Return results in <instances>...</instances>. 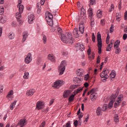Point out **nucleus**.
<instances>
[{"mask_svg": "<svg viewBox=\"0 0 127 127\" xmlns=\"http://www.w3.org/2000/svg\"><path fill=\"white\" fill-rule=\"evenodd\" d=\"M82 22L80 23L78 27L79 31H78V28H74L73 31V34L75 38H78L79 37V34H83L85 31V26L84 25V22H85V19L82 20ZM80 32V33H79Z\"/></svg>", "mask_w": 127, "mask_h": 127, "instance_id": "nucleus-1", "label": "nucleus"}, {"mask_svg": "<svg viewBox=\"0 0 127 127\" xmlns=\"http://www.w3.org/2000/svg\"><path fill=\"white\" fill-rule=\"evenodd\" d=\"M61 39L64 43H69V44L73 43V37L71 33H68L67 36L64 34H62Z\"/></svg>", "mask_w": 127, "mask_h": 127, "instance_id": "nucleus-2", "label": "nucleus"}, {"mask_svg": "<svg viewBox=\"0 0 127 127\" xmlns=\"http://www.w3.org/2000/svg\"><path fill=\"white\" fill-rule=\"evenodd\" d=\"M17 7H19V12L16 13V18L19 24H22V21L21 20V13L23 12V10L24 9V6H23V5L22 4L17 5Z\"/></svg>", "mask_w": 127, "mask_h": 127, "instance_id": "nucleus-3", "label": "nucleus"}, {"mask_svg": "<svg viewBox=\"0 0 127 127\" xmlns=\"http://www.w3.org/2000/svg\"><path fill=\"white\" fill-rule=\"evenodd\" d=\"M66 66H67V62L65 60L63 61L58 68L59 71L60 72V75H63V74H64V72L66 69Z\"/></svg>", "mask_w": 127, "mask_h": 127, "instance_id": "nucleus-4", "label": "nucleus"}, {"mask_svg": "<svg viewBox=\"0 0 127 127\" xmlns=\"http://www.w3.org/2000/svg\"><path fill=\"white\" fill-rule=\"evenodd\" d=\"M90 95V99L92 102H94L97 99V93L96 92V88H93L91 91L87 93V96Z\"/></svg>", "mask_w": 127, "mask_h": 127, "instance_id": "nucleus-5", "label": "nucleus"}, {"mask_svg": "<svg viewBox=\"0 0 127 127\" xmlns=\"http://www.w3.org/2000/svg\"><path fill=\"white\" fill-rule=\"evenodd\" d=\"M46 19H48L47 20L48 22V24L50 25V26H53V15L51 13L48 12L47 16L46 17Z\"/></svg>", "mask_w": 127, "mask_h": 127, "instance_id": "nucleus-6", "label": "nucleus"}, {"mask_svg": "<svg viewBox=\"0 0 127 127\" xmlns=\"http://www.w3.org/2000/svg\"><path fill=\"white\" fill-rule=\"evenodd\" d=\"M123 98L124 96H123V95H120L118 97V99L117 100L114 105L115 108H118L120 106V104H121V103L123 101Z\"/></svg>", "mask_w": 127, "mask_h": 127, "instance_id": "nucleus-7", "label": "nucleus"}, {"mask_svg": "<svg viewBox=\"0 0 127 127\" xmlns=\"http://www.w3.org/2000/svg\"><path fill=\"white\" fill-rule=\"evenodd\" d=\"M109 72V70L104 69L100 73L101 78H106V79H108V78H109V76L108 75Z\"/></svg>", "mask_w": 127, "mask_h": 127, "instance_id": "nucleus-8", "label": "nucleus"}, {"mask_svg": "<svg viewBox=\"0 0 127 127\" xmlns=\"http://www.w3.org/2000/svg\"><path fill=\"white\" fill-rule=\"evenodd\" d=\"M32 61V58H31V54L28 53L26 57L25 58L24 62L26 64H29Z\"/></svg>", "mask_w": 127, "mask_h": 127, "instance_id": "nucleus-9", "label": "nucleus"}, {"mask_svg": "<svg viewBox=\"0 0 127 127\" xmlns=\"http://www.w3.org/2000/svg\"><path fill=\"white\" fill-rule=\"evenodd\" d=\"M47 59L51 61V62H53V63H55L56 62V58H55V56L53 54H49L48 55Z\"/></svg>", "mask_w": 127, "mask_h": 127, "instance_id": "nucleus-10", "label": "nucleus"}, {"mask_svg": "<svg viewBox=\"0 0 127 127\" xmlns=\"http://www.w3.org/2000/svg\"><path fill=\"white\" fill-rule=\"evenodd\" d=\"M75 46L76 48V50H80V51L85 50V46L82 44L77 43Z\"/></svg>", "mask_w": 127, "mask_h": 127, "instance_id": "nucleus-11", "label": "nucleus"}, {"mask_svg": "<svg viewBox=\"0 0 127 127\" xmlns=\"http://www.w3.org/2000/svg\"><path fill=\"white\" fill-rule=\"evenodd\" d=\"M91 51H92L91 48H89L88 50H87V54L89 60H92V59H94V58H95V53L92 52L91 55Z\"/></svg>", "mask_w": 127, "mask_h": 127, "instance_id": "nucleus-12", "label": "nucleus"}, {"mask_svg": "<svg viewBox=\"0 0 127 127\" xmlns=\"http://www.w3.org/2000/svg\"><path fill=\"white\" fill-rule=\"evenodd\" d=\"M44 107V102L43 101H38L36 104V109L41 110Z\"/></svg>", "mask_w": 127, "mask_h": 127, "instance_id": "nucleus-13", "label": "nucleus"}, {"mask_svg": "<svg viewBox=\"0 0 127 127\" xmlns=\"http://www.w3.org/2000/svg\"><path fill=\"white\" fill-rule=\"evenodd\" d=\"M63 84V81L61 80H58L56 81L54 83V84L53 85L54 88H57L58 86H62Z\"/></svg>", "mask_w": 127, "mask_h": 127, "instance_id": "nucleus-14", "label": "nucleus"}, {"mask_svg": "<svg viewBox=\"0 0 127 127\" xmlns=\"http://www.w3.org/2000/svg\"><path fill=\"white\" fill-rule=\"evenodd\" d=\"M33 20H34V15L33 14L28 16V22L30 24L33 23Z\"/></svg>", "mask_w": 127, "mask_h": 127, "instance_id": "nucleus-15", "label": "nucleus"}, {"mask_svg": "<svg viewBox=\"0 0 127 127\" xmlns=\"http://www.w3.org/2000/svg\"><path fill=\"white\" fill-rule=\"evenodd\" d=\"M97 38L98 45H102L103 43H102V36H101V34H100V32H98L97 33Z\"/></svg>", "mask_w": 127, "mask_h": 127, "instance_id": "nucleus-16", "label": "nucleus"}, {"mask_svg": "<svg viewBox=\"0 0 127 127\" xmlns=\"http://www.w3.org/2000/svg\"><path fill=\"white\" fill-rule=\"evenodd\" d=\"M28 32L27 31H24L23 34V39L22 42L23 43L26 40V38L28 37Z\"/></svg>", "mask_w": 127, "mask_h": 127, "instance_id": "nucleus-17", "label": "nucleus"}, {"mask_svg": "<svg viewBox=\"0 0 127 127\" xmlns=\"http://www.w3.org/2000/svg\"><path fill=\"white\" fill-rule=\"evenodd\" d=\"M84 69L82 68H79L76 71V74L78 76H82L84 74Z\"/></svg>", "mask_w": 127, "mask_h": 127, "instance_id": "nucleus-18", "label": "nucleus"}, {"mask_svg": "<svg viewBox=\"0 0 127 127\" xmlns=\"http://www.w3.org/2000/svg\"><path fill=\"white\" fill-rule=\"evenodd\" d=\"M34 93H35V90L34 89H30L27 90L26 92L27 96H32Z\"/></svg>", "mask_w": 127, "mask_h": 127, "instance_id": "nucleus-19", "label": "nucleus"}, {"mask_svg": "<svg viewBox=\"0 0 127 127\" xmlns=\"http://www.w3.org/2000/svg\"><path fill=\"white\" fill-rule=\"evenodd\" d=\"M14 33L12 32H10V33H8L7 37L10 40H12V39H14Z\"/></svg>", "mask_w": 127, "mask_h": 127, "instance_id": "nucleus-20", "label": "nucleus"}, {"mask_svg": "<svg viewBox=\"0 0 127 127\" xmlns=\"http://www.w3.org/2000/svg\"><path fill=\"white\" fill-rule=\"evenodd\" d=\"M70 90H69L65 91L64 92L63 97L64 98H68V97H69V95H70Z\"/></svg>", "mask_w": 127, "mask_h": 127, "instance_id": "nucleus-21", "label": "nucleus"}, {"mask_svg": "<svg viewBox=\"0 0 127 127\" xmlns=\"http://www.w3.org/2000/svg\"><path fill=\"white\" fill-rule=\"evenodd\" d=\"M16 103H17V101L15 100L11 103L10 105V110H11V111H12V110L14 109L15 105H16Z\"/></svg>", "mask_w": 127, "mask_h": 127, "instance_id": "nucleus-22", "label": "nucleus"}, {"mask_svg": "<svg viewBox=\"0 0 127 127\" xmlns=\"http://www.w3.org/2000/svg\"><path fill=\"white\" fill-rule=\"evenodd\" d=\"M102 108H101V107H98L97 110H96V114L97 116H101V115H102Z\"/></svg>", "mask_w": 127, "mask_h": 127, "instance_id": "nucleus-23", "label": "nucleus"}, {"mask_svg": "<svg viewBox=\"0 0 127 127\" xmlns=\"http://www.w3.org/2000/svg\"><path fill=\"white\" fill-rule=\"evenodd\" d=\"M12 95H13V90H11L8 93L6 98H7V99H11Z\"/></svg>", "mask_w": 127, "mask_h": 127, "instance_id": "nucleus-24", "label": "nucleus"}, {"mask_svg": "<svg viewBox=\"0 0 127 127\" xmlns=\"http://www.w3.org/2000/svg\"><path fill=\"white\" fill-rule=\"evenodd\" d=\"M121 43V42L120 40H117L115 43H114V47L115 48H119L120 47V44Z\"/></svg>", "mask_w": 127, "mask_h": 127, "instance_id": "nucleus-25", "label": "nucleus"}, {"mask_svg": "<svg viewBox=\"0 0 127 127\" xmlns=\"http://www.w3.org/2000/svg\"><path fill=\"white\" fill-rule=\"evenodd\" d=\"M108 109H109V105L107 104H104L103 105L101 109L102 110L103 112H106Z\"/></svg>", "mask_w": 127, "mask_h": 127, "instance_id": "nucleus-26", "label": "nucleus"}, {"mask_svg": "<svg viewBox=\"0 0 127 127\" xmlns=\"http://www.w3.org/2000/svg\"><path fill=\"white\" fill-rule=\"evenodd\" d=\"M23 77L24 79H28L29 78V72L28 71H25L24 75Z\"/></svg>", "mask_w": 127, "mask_h": 127, "instance_id": "nucleus-27", "label": "nucleus"}, {"mask_svg": "<svg viewBox=\"0 0 127 127\" xmlns=\"http://www.w3.org/2000/svg\"><path fill=\"white\" fill-rule=\"evenodd\" d=\"M6 21V18L5 17V16L4 17L1 16L0 17V23H5Z\"/></svg>", "mask_w": 127, "mask_h": 127, "instance_id": "nucleus-28", "label": "nucleus"}, {"mask_svg": "<svg viewBox=\"0 0 127 127\" xmlns=\"http://www.w3.org/2000/svg\"><path fill=\"white\" fill-rule=\"evenodd\" d=\"M75 96H76V94H75V93L70 95L68 98L69 102H72L74 101V98H75Z\"/></svg>", "mask_w": 127, "mask_h": 127, "instance_id": "nucleus-29", "label": "nucleus"}, {"mask_svg": "<svg viewBox=\"0 0 127 127\" xmlns=\"http://www.w3.org/2000/svg\"><path fill=\"white\" fill-rule=\"evenodd\" d=\"M82 90H83V88L79 87L77 89H76L73 93H74L75 95H77L78 93H80V92H81V91H82Z\"/></svg>", "mask_w": 127, "mask_h": 127, "instance_id": "nucleus-30", "label": "nucleus"}, {"mask_svg": "<svg viewBox=\"0 0 127 127\" xmlns=\"http://www.w3.org/2000/svg\"><path fill=\"white\" fill-rule=\"evenodd\" d=\"M97 16L98 18H101V17H102V11L101 10H98L97 11Z\"/></svg>", "mask_w": 127, "mask_h": 127, "instance_id": "nucleus-31", "label": "nucleus"}, {"mask_svg": "<svg viewBox=\"0 0 127 127\" xmlns=\"http://www.w3.org/2000/svg\"><path fill=\"white\" fill-rule=\"evenodd\" d=\"M112 47H113V44H109L106 48V51H111V50H112Z\"/></svg>", "mask_w": 127, "mask_h": 127, "instance_id": "nucleus-32", "label": "nucleus"}, {"mask_svg": "<svg viewBox=\"0 0 127 127\" xmlns=\"http://www.w3.org/2000/svg\"><path fill=\"white\" fill-rule=\"evenodd\" d=\"M110 78H114L116 77V71L115 70H113L112 72L110 74Z\"/></svg>", "mask_w": 127, "mask_h": 127, "instance_id": "nucleus-33", "label": "nucleus"}, {"mask_svg": "<svg viewBox=\"0 0 127 127\" xmlns=\"http://www.w3.org/2000/svg\"><path fill=\"white\" fill-rule=\"evenodd\" d=\"M116 98H117V95L112 94L110 97L111 101L115 102V101H116Z\"/></svg>", "mask_w": 127, "mask_h": 127, "instance_id": "nucleus-34", "label": "nucleus"}, {"mask_svg": "<svg viewBox=\"0 0 127 127\" xmlns=\"http://www.w3.org/2000/svg\"><path fill=\"white\" fill-rule=\"evenodd\" d=\"M119 121L120 120H119V115H115L114 117V122L115 123H119Z\"/></svg>", "mask_w": 127, "mask_h": 127, "instance_id": "nucleus-35", "label": "nucleus"}, {"mask_svg": "<svg viewBox=\"0 0 127 127\" xmlns=\"http://www.w3.org/2000/svg\"><path fill=\"white\" fill-rule=\"evenodd\" d=\"M102 46H103V44L102 45H98L99 54H101L102 53Z\"/></svg>", "mask_w": 127, "mask_h": 127, "instance_id": "nucleus-36", "label": "nucleus"}, {"mask_svg": "<svg viewBox=\"0 0 127 127\" xmlns=\"http://www.w3.org/2000/svg\"><path fill=\"white\" fill-rule=\"evenodd\" d=\"M88 13H89V16L90 17L93 16V9H92V8H89Z\"/></svg>", "mask_w": 127, "mask_h": 127, "instance_id": "nucleus-37", "label": "nucleus"}, {"mask_svg": "<svg viewBox=\"0 0 127 127\" xmlns=\"http://www.w3.org/2000/svg\"><path fill=\"white\" fill-rule=\"evenodd\" d=\"M4 12V9L3 8V7L0 6V15H2V14H3Z\"/></svg>", "mask_w": 127, "mask_h": 127, "instance_id": "nucleus-38", "label": "nucleus"}, {"mask_svg": "<svg viewBox=\"0 0 127 127\" xmlns=\"http://www.w3.org/2000/svg\"><path fill=\"white\" fill-rule=\"evenodd\" d=\"M90 78V75L89 73H87L84 75V80L85 81H88Z\"/></svg>", "mask_w": 127, "mask_h": 127, "instance_id": "nucleus-39", "label": "nucleus"}, {"mask_svg": "<svg viewBox=\"0 0 127 127\" xmlns=\"http://www.w3.org/2000/svg\"><path fill=\"white\" fill-rule=\"evenodd\" d=\"M114 102L112 100L109 102V105H108V108L109 109H112V107H113V105L114 104Z\"/></svg>", "mask_w": 127, "mask_h": 127, "instance_id": "nucleus-40", "label": "nucleus"}, {"mask_svg": "<svg viewBox=\"0 0 127 127\" xmlns=\"http://www.w3.org/2000/svg\"><path fill=\"white\" fill-rule=\"evenodd\" d=\"M80 13L82 15H85V13H86V11H85V9L84 8H81L80 9Z\"/></svg>", "mask_w": 127, "mask_h": 127, "instance_id": "nucleus-41", "label": "nucleus"}, {"mask_svg": "<svg viewBox=\"0 0 127 127\" xmlns=\"http://www.w3.org/2000/svg\"><path fill=\"white\" fill-rule=\"evenodd\" d=\"M63 127H71V122L68 121L66 123L65 125H64Z\"/></svg>", "mask_w": 127, "mask_h": 127, "instance_id": "nucleus-42", "label": "nucleus"}, {"mask_svg": "<svg viewBox=\"0 0 127 127\" xmlns=\"http://www.w3.org/2000/svg\"><path fill=\"white\" fill-rule=\"evenodd\" d=\"M92 40L93 42H96V37H95V34L94 33H92Z\"/></svg>", "mask_w": 127, "mask_h": 127, "instance_id": "nucleus-43", "label": "nucleus"}, {"mask_svg": "<svg viewBox=\"0 0 127 127\" xmlns=\"http://www.w3.org/2000/svg\"><path fill=\"white\" fill-rule=\"evenodd\" d=\"M43 41L44 42V44H46V42L47 41V37H46V36H43Z\"/></svg>", "mask_w": 127, "mask_h": 127, "instance_id": "nucleus-44", "label": "nucleus"}, {"mask_svg": "<svg viewBox=\"0 0 127 127\" xmlns=\"http://www.w3.org/2000/svg\"><path fill=\"white\" fill-rule=\"evenodd\" d=\"M74 82H76V83H79V82H80V81H81V79L79 78V77H74Z\"/></svg>", "mask_w": 127, "mask_h": 127, "instance_id": "nucleus-45", "label": "nucleus"}, {"mask_svg": "<svg viewBox=\"0 0 127 127\" xmlns=\"http://www.w3.org/2000/svg\"><path fill=\"white\" fill-rule=\"evenodd\" d=\"M63 55H64V56H68V52L66 51H64L62 52Z\"/></svg>", "mask_w": 127, "mask_h": 127, "instance_id": "nucleus-46", "label": "nucleus"}, {"mask_svg": "<svg viewBox=\"0 0 127 127\" xmlns=\"http://www.w3.org/2000/svg\"><path fill=\"white\" fill-rule=\"evenodd\" d=\"M116 51H115V53L116 54H120V53H121V49L120 48H116Z\"/></svg>", "mask_w": 127, "mask_h": 127, "instance_id": "nucleus-47", "label": "nucleus"}, {"mask_svg": "<svg viewBox=\"0 0 127 127\" xmlns=\"http://www.w3.org/2000/svg\"><path fill=\"white\" fill-rule=\"evenodd\" d=\"M90 2L91 5H94V4H96V0H90Z\"/></svg>", "mask_w": 127, "mask_h": 127, "instance_id": "nucleus-48", "label": "nucleus"}, {"mask_svg": "<svg viewBox=\"0 0 127 127\" xmlns=\"http://www.w3.org/2000/svg\"><path fill=\"white\" fill-rule=\"evenodd\" d=\"M110 33H113V32H114V25H111V26L110 28Z\"/></svg>", "mask_w": 127, "mask_h": 127, "instance_id": "nucleus-49", "label": "nucleus"}, {"mask_svg": "<svg viewBox=\"0 0 127 127\" xmlns=\"http://www.w3.org/2000/svg\"><path fill=\"white\" fill-rule=\"evenodd\" d=\"M73 125L75 127H78V120H75L73 122Z\"/></svg>", "mask_w": 127, "mask_h": 127, "instance_id": "nucleus-50", "label": "nucleus"}, {"mask_svg": "<svg viewBox=\"0 0 127 127\" xmlns=\"http://www.w3.org/2000/svg\"><path fill=\"white\" fill-rule=\"evenodd\" d=\"M45 127V121L43 122L39 126V127Z\"/></svg>", "mask_w": 127, "mask_h": 127, "instance_id": "nucleus-51", "label": "nucleus"}, {"mask_svg": "<svg viewBox=\"0 0 127 127\" xmlns=\"http://www.w3.org/2000/svg\"><path fill=\"white\" fill-rule=\"evenodd\" d=\"M89 117H90V115L89 114H87V116H86V119L84 120V123H85V122H88Z\"/></svg>", "mask_w": 127, "mask_h": 127, "instance_id": "nucleus-52", "label": "nucleus"}, {"mask_svg": "<svg viewBox=\"0 0 127 127\" xmlns=\"http://www.w3.org/2000/svg\"><path fill=\"white\" fill-rule=\"evenodd\" d=\"M54 103V99H52L50 101V106H52Z\"/></svg>", "mask_w": 127, "mask_h": 127, "instance_id": "nucleus-53", "label": "nucleus"}, {"mask_svg": "<svg viewBox=\"0 0 127 127\" xmlns=\"http://www.w3.org/2000/svg\"><path fill=\"white\" fill-rule=\"evenodd\" d=\"M78 116L79 120H81L83 118V114H80L79 115H77Z\"/></svg>", "mask_w": 127, "mask_h": 127, "instance_id": "nucleus-54", "label": "nucleus"}, {"mask_svg": "<svg viewBox=\"0 0 127 127\" xmlns=\"http://www.w3.org/2000/svg\"><path fill=\"white\" fill-rule=\"evenodd\" d=\"M124 19L125 20H127V11H126L125 13Z\"/></svg>", "mask_w": 127, "mask_h": 127, "instance_id": "nucleus-55", "label": "nucleus"}, {"mask_svg": "<svg viewBox=\"0 0 127 127\" xmlns=\"http://www.w3.org/2000/svg\"><path fill=\"white\" fill-rule=\"evenodd\" d=\"M127 34H124L123 35V39L124 40H127Z\"/></svg>", "mask_w": 127, "mask_h": 127, "instance_id": "nucleus-56", "label": "nucleus"}, {"mask_svg": "<svg viewBox=\"0 0 127 127\" xmlns=\"http://www.w3.org/2000/svg\"><path fill=\"white\" fill-rule=\"evenodd\" d=\"M101 24L103 26L105 25V19H102L101 20Z\"/></svg>", "mask_w": 127, "mask_h": 127, "instance_id": "nucleus-57", "label": "nucleus"}, {"mask_svg": "<svg viewBox=\"0 0 127 127\" xmlns=\"http://www.w3.org/2000/svg\"><path fill=\"white\" fill-rule=\"evenodd\" d=\"M2 91H3V86L2 85H0V93H2Z\"/></svg>", "mask_w": 127, "mask_h": 127, "instance_id": "nucleus-58", "label": "nucleus"}, {"mask_svg": "<svg viewBox=\"0 0 127 127\" xmlns=\"http://www.w3.org/2000/svg\"><path fill=\"white\" fill-rule=\"evenodd\" d=\"M100 62H101V61H100V56H98L97 59L96 63H97V64H99V63H100Z\"/></svg>", "mask_w": 127, "mask_h": 127, "instance_id": "nucleus-59", "label": "nucleus"}, {"mask_svg": "<svg viewBox=\"0 0 127 127\" xmlns=\"http://www.w3.org/2000/svg\"><path fill=\"white\" fill-rule=\"evenodd\" d=\"M49 108H47L46 109H43L42 112H44L45 113H48Z\"/></svg>", "mask_w": 127, "mask_h": 127, "instance_id": "nucleus-60", "label": "nucleus"}, {"mask_svg": "<svg viewBox=\"0 0 127 127\" xmlns=\"http://www.w3.org/2000/svg\"><path fill=\"white\" fill-rule=\"evenodd\" d=\"M5 67H4V66L2 65L1 67H0V71H3L4 70Z\"/></svg>", "mask_w": 127, "mask_h": 127, "instance_id": "nucleus-61", "label": "nucleus"}, {"mask_svg": "<svg viewBox=\"0 0 127 127\" xmlns=\"http://www.w3.org/2000/svg\"><path fill=\"white\" fill-rule=\"evenodd\" d=\"M124 32L127 33V26H124Z\"/></svg>", "mask_w": 127, "mask_h": 127, "instance_id": "nucleus-62", "label": "nucleus"}, {"mask_svg": "<svg viewBox=\"0 0 127 127\" xmlns=\"http://www.w3.org/2000/svg\"><path fill=\"white\" fill-rule=\"evenodd\" d=\"M12 26L13 27H15V26H16V22H13L12 23Z\"/></svg>", "mask_w": 127, "mask_h": 127, "instance_id": "nucleus-63", "label": "nucleus"}, {"mask_svg": "<svg viewBox=\"0 0 127 127\" xmlns=\"http://www.w3.org/2000/svg\"><path fill=\"white\" fill-rule=\"evenodd\" d=\"M21 2H22V0H18V5H21Z\"/></svg>", "mask_w": 127, "mask_h": 127, "instance_id": "nucleus-64", "label": "nucleus"}]
</instances>
